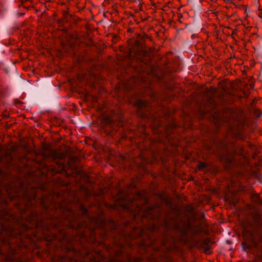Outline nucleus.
<instances>
[{
    "instance_id": "7",
    "label": "nucleus",
    "mask_w": 262,
    "mask_h": 262,
    "mask_svg": "<svg viewBox=\"0 0 262 262\" xmlns=\"http://www.w3.org/2000/svg\"><path fill=\"white\" fill-rule=\"evenodd\" d=\"M19 196V194L17 192L15 193L13 195L9 196V198L11 199H14L15 198L18 197Z\"/></svg>"
},
{
    "instance_id": "4",
    "label": "nucleus",
    "mask_w": 262,
    "mask_h": 262,
    "mask_svg": "<svg viewBox=\"0 0 262 262\" xmlns=\"http://www.w3.org/2000/svg\"><path fill=\"white\" fill-rule=\"evenodd\" d=\"M252 200L257 204H261V201L259 199V196L257 194H254L252 196Z\"/></svg>"
},
{
    "instance_id": "8",
    "label": "nucleus",
    "mask_w": 262,
    "mask_h": 262,
    "mask_svg": "<svg viewBox=\"0 0 262 262\" xmlns=\"http://www.w3.org/2000/svg\"><path fill=\"white\" fill-rule=\"evenodd\" d=\"M35 198H36V196H35V195H33L31 197L32 199H35Z\"/></svg>"
},
{
    "instance_id": "2",
    "label": "nucleus",
    "mask_w": 262,
    "mask_h": 262,
    "mask_svg": "<svg viewBox=\"0 0 262 262\" xmlns=\"http://www.w3.org/2000/svg\"><path fill=\"white\" fill-rule=\"evenodd\" d=\"M135 105L138 107L141 108L146 107L147 103L146 102L142 101L140 100H138L136 101Z\"/></svg>"
},
{
    "instance_id": "1",
    "label": "nucleus",
    "mask_w": 262,
    "mask_h": 262,
    "mask_svg": "<svg viewBox=\"0 0 262 262\" xmlns=\"http://www.w3.org/2000/svg\"><path fill=\"white\" fill-rule=\"evenodd\" d=\"M260 243L262 245V235L257 231L249 230L245 228L243 230V248L246 251H250L253 248H256ZM262 258V253L259 255Z\"/></svg>"
},
{
    "instance_id": "6",
    "label": "nucleus",
    "mask_w": 262,
    "mask_h": 262,
    "mask_svg": "<svg viewBox=\"0 0 262 262\" xmlns=\"http://www.w3.org/2000/svg\"><path fill=\"white\" fill-rule=\"evenodd\" d=\"M206 166V164L205 163H200L198 165V168L199 169H201L204 168Z\"/></svg>"
},
{
    "instance_id": "5",
    "label": "nucleus",
    "mask_w": 262,
    "mask_h": 262,
    "mask_svg": "<svg viewBox=\"0 0 262 262\" xmlns=\"http://www.w3.org/2000/svg\"><path fill=\"white\" fill-rule=\"evenodd\" d=\"M208 93L214 94L216 92V89L214 88L211 87L208 90Z\"/></svg>"
},
{
    "instance_id": "3",
    "label": "nucleus",
    "mask_w": 262,
    "mask_h": 262,
    "mask_svg": "<svg viewBox=\"0 0 262 262\" xmlns=\"http://www.w3.org/2000/svg\"><path fill=\"white\" fill-rule=\"evenodd\" d=\"M52 156L54 158H59V159H63L64 158V155L62 154H58L56 151H52Z\"/></svg>"
}]
</instances>
